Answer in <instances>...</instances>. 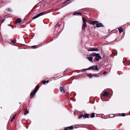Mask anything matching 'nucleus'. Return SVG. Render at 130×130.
Masks as SVG:
<instances>
[{
  "instance_id": "9",
  "label": "nucleus",
  "mask_w": 130,
  "mask_h": 130,
  "mask_svg": "<svg viewBox=\"0 0 130 130\" xmlns=\"http://www.w3.org/2000/svg\"><path fill=\"white\" fill-rule=\"evenodd\" d=\"M87 59L89 60L91 62H93V58L91 57H88L87 58Z\"/></svg>"
},
{
  "instance_id": "34",
  "label": "nucleus",
  "mask_w": 130,
  "mask_h": 130,
  "mask_svg": "<svg viewBox=\"0 0 130 130\" xmlns=\"http://www.w3.org/2000/svg\"><path fill=\"white\" fill-rule=\"evenodd\" d=\"M11 27H12V28H13L14 27L13 26H11Z\"/></svg>"
},
{
  "instance_id": "24",
  "label": "nucleus",
  "mask_w": 130,
  "mask_h": 130,
  "mask_svg": "<svg viewBox=\"0 0 130 130\" xmlns=\"http://www.w3.org/2000/svg\"><path fill=\"white\" fill-rule=\"evenodd\" d=\"M93 51H99V49L97 48H93Z\"/></svg>"
},
{
  "instance_id": "5",
  "label": "nucleus",
  "mask_w": 130,
  "mask_h": 130,
  "mask_svg": "<svg viewBox=\"0 0 130 130\" xmlns=\"http://www.w3.org/2000/svg\"><path fill=\"white\" fill-rule=\"evenodd\" d=\"M96 26L97 27H103V24L100 23H96Z\"/></svg>"
},
{
  "instance_id": "35",
  "label": "nucleus",
  "mask_w": 130,
  "mask_h": 130,
  "mask_svg": "<svg viewBox=\"0 0 130 130\" xmlns=\"http://www.w3.org/2000/svg\"><path fill=\"white\" fill-rule=\"evenodd\" d=\"M91 75H90V76H89V77H90L91 76Z\"/></svg>"
},
{
  "instance_id": "33",
  "label": "nucleus",
  "mask_w": 130,
  "mask_h": 130,
  "mask_svg": "<svg viewBox=\"0 0 130 130\" xmlns=\"http://www.w3.org/2000/svg\"><path fill=\"white\" fill-rule=\"evenodd\" d=\"M32 47H35L34 48H35V47H36V45H34V46H32Z\"/></svg>"
},
{
  "instance_id": "17",
  "label": "nucleus",
  "mask_w": 130,
  "mask_h": 130,
  "mask_svg": "<svg viewBox=\"0 0 130 130\" xmlns=\"http://www.w3.org/2000/svg\"><path fill=\"white\" fill-rule=\"evenodd\" d=\"M92 77H99V76L98 75L96 74H93L92 75H91V76L90 77V78H91Z\"/></svg>"
},
{
  "instance_id": "30",
  "label": "nucleus",
  "mask_w": 130,
  "mask_h": 130,
  "mask_svg": "<svg viewBox=\"0 0 130 130\" xmlns=\"http://www.w3.org/2000/svg\"><path fill=\"white\" fill-rule=\"evenodd\" d=\"M125 113H122V116H125Z\"/></svg>"
},
{
  "instance_id": "25",
  "label": "nucleus",
  "mask_w": 130,
  "mask_h": 130,
  "mask_svg": "<svg viewBox=\"0 0 130 130\" xmlns=\"http://www.w3.org/2000/svg\"><path fill=\"white\" fill-rule=\"evenodd\" d=\"M88 51H93V49L92 48L91 49H89L88 50Z\"/></svg>"
},
{
  "instance_id": "26",
  "label": "nucleus",
  "mask_w": 130,
  "mask_h": 130,
  "mask_svg": "<svg viewBox=\"0 0 130 130\" xmlns=\"http://www.w3.org/2000/svg\"><path fill=\"white\" fill-rule=\"evenodd\" d=\"M60 26V25L58 23H57V24H56V28H57V27H58V26Z\"/></svg>"
},
{
  "instance_id": "14",
  "label": "nucleus",
  "mask_w": 130,
  "mask_h": 130,
  "mask_svg": "<svg viewBox=\"0 0 130 130\" xmlns=\"http://www.w3.org/2000/svg\"><path fill=\"white\" fill-rule=\"evenodd\" d=\"M118 30L120 33H121L123 31V29L122 27H120L119 28Z\"/></svg>"
},
{
  "instance_id": "32",
  "label": "nucleus",
  "mask_w": 130,
  "mask_h": 130,
  "mask_svg": "<svg viewBox=\"0 0 130 130\" xmlns=\"http://www.w3.org/2000/svg\"><path fill=\"white\" fill-rule=\"evenodd\" d=\"M113 115H109V116L110 117H112V116Z\"/></svg>"
},
{
  "instance_id": "19",
  "label": "nucleus",
  "mask_w": 130,
  "mask_h": 130,
  "mask_svg": "<svg viewBox=\"0 0 130 130\" xmlns=\"http://www.w3.org/2000/svg\"><path fill=\"white\" fill-rule=\"evenodd\" d=\"M95 116V113H92L91 115V118H94Z\"/></svg>"
},
{
  "instance_id": "21",
  "label": "nucleus",
  "mask_w": 130,
  "mask_h": 130,
  "mask_svg": "<svg viewBox=\"0 0 130 130\" xmlns=\"http://www.w3.org/2000/svg\"><path fill=\"white\" fill-rule=\"evenodd\" d=\"M16 41V40L14 39L13 40H12L11 41V42L13 43H15Z\"/></svg>"
},
{
  "instance_id": "22",
  "label": "nucleus",
  "mask_w": 130,
  "mask_h": 130,
  "mask_svg": "<svg viewBox=\"0 0 130 130\" xmlns=\"http://www.w3.org/2000/svg\"><path fill=\"white\" fill-rule=\"evenodd\" d=\"M82 117H83V115H80L78 117V119H80Z\"/></svg>"
},
{
  "instance_id": "13",
  "label": "nucleus",
  "mask_w": 130,
  "mask_h": 130,
  "mask_svg": "<svg viewBox=\"0 0 130 130\" xmlns=\"http://www.w3.org/2000/svg\"><path fill=\"white\" fill-rule=\"evenodd\" d=\"M89 116V114H85L84 115H83V118H88Z\"/></svg>"
},
{
  "instance_id": "4",
  "label": "nucleus",
  "mask_w": 130,
  "mask_h": 130,
  "mask_svg": "<svg viewBox=\"0 0 130 130\" xmlns=\"http://www.w3.org/2000/svg\"><path fill=\"white\" fill-rule=\"evenodd\" d=\"M44 14L43 12H42L41 13H39L35 17H34L32 18L33 19H35L38 18V17L43 15Z\"/></svg>"
},
{
  "instance_id": "18",
  "label": "nucleus",
  "mask_w": 130,
  "mask_h": 130,
  "mask_svg": "<svg viewBox=\"0 0 130 130\" xmlns=\"http://www.w3.org/2000/svg\"><path fill=\"white\" fill-rule=\"evenodd\" d=\"M29 111L26 109V110L25 111L24 115H26L28 113Z\"/></svg>"
},
{
  "instance_id": "7",
  "label": "nucleus",
  "mask_w": 130,
  "mask_h": 130,
  "mask_svg": "<svg viewBox=\"0 0 130 130\" xmlns=\"http://www.w3.org/2000/svg\"><path fill=\"white\" fill-rule=\"evenodd\" d=\"M36 92L33 91L32 92H31L30 95V97L31 98H33L34 96L36 94Z\"/></svg>"
},
{
  "instance_id": "31",
  "label": "nucleus",
  "mask_w": 130,
  "mask_h": 130,
  "mask_svg": "<svg viewBox=\"0 0 130 130\" xmlns=\"http://www.w3.org/2000/svg\"><path fill=\"white\" fill-rule=\"evenodd\" d=\"M64 130H68V128H64Z\"/></svg>"
},
{
  "instance_id": "36",
  "label": "nucleus",
  "mask_w": 130,
  "mask_h": 130,
  "mask_svg": "<svg viewBox=\"0 0 130 130\" xmlns=\"http://www.w3.org/2000/svg\"><path fill=\"white\" fill-rule=\"evenodd\" d=\"M8 25L9 26H10V25Z\"/></svg>"
},
{
  "instance_id": "1",
  "label": "nucleus",
  "mask_w": 130,
  "mask_h": 130,
  "mask_svg": "<svg viewBox=\"0 0 130 130\" xmlns=\"http://www.w3.org/2000/svg\"><path fill=\"white\" fill-rule=\"evenodd\" d=\"M92 56L95 57V59L96 61H99L102 58V57L99 54H97L95 53H93L91 54Z\"/></svg>"
},
{
  "instance_id": "27",
  "label": "nucleus",
  "mask_w": 130,
  "mask_h": 130,
  "mask_svg": "<svg viewBox=\"0 0 130 130\" xmlns=\"http://www.w3.org/2000/svg\"><path fill=\"white\" fill-rule=\"evenodd\" d=\"M88 70H89V69H88V68L87 69H83L82 70L85 71Z\"/></svg>"
},
{
  "instance_id": "29",
  "label": "nucleus",
  "mask_w": 130,
  "mask_h": 130,
  "mask_svg": "<svg viewBox=\"0 0 130 130\" xmlns=\"http://www.w3.org/2000/svg\"><path fill=\"white\" fill-rule=\"evenodd\" d=\"M8 10L10 12H11V9L9 8L8 9Z\"/></svg>"
},
{
  "instance_id": "3",
  "label": "nucleus",
  "mask_w": 130,
  "mask_h": 130,
  "mask_svg": "<svg viewBox=\"0 0 130 130\" xmlns=\"http://www.w3.org/2000/svg\"><path fill=\"white\" fill-rule=\"evenodd\" d=\"M98 68L97 65H93L90 66L88 68V69L89 70H95L96 71L98 70Z\"/></svg>"
},
{
  "instance_id": "6",
  "label": "nucleus",
  "mask_w": 130,
  "mask_h": 130,
  "mask_svg": "<svg viewBox=\"0 0 130 130\" xmlns=\"http://www.w3.org/2000/svg\"><path fill=\"white\" fill-rule=\"evenodd\" d=\"M98 22L97 21H93L92 20L90 21V24L93 25H94L95 24L98 23Z\"/></svg>"
},
{
  "instance_id": "20",
  "label": "nucleus",
  "mask_w": 130,
  "mask_h": 130,
  "mask_svg": "<svg viewBox=\"0 0 130 130\" xmlns=\"http://www.w3.org/2000/svg\"><path fill=\"white\" fill-rule=\"evenodd\" d=\"M15 115L13 116L12 118L10 120L11 122H12L13 121V120L15 119Z\"/></svg>"
},
{
  "instance_id": "12",
  "label": "nucleus",
  "mask_w": 130,
  "mask_h": 130,
  "mask_svg": "<svg viewBox=\"0 0 130 130\" xmlns=\"http://www.w3.org/2000/svg\"><path fill=\"white\" fill-rule=\"evenodd\" d=\"M39 88V86L38 85H37L35 88L34 91L37 92Z\"/></svg>"
},
{
  "instance_id": "11",
  "label": "nucleus",
  "mask_w": 130,
  "mask_h": 130,
  "mask_svg": "<svg viewBox=\"0 0 130 130\" xmlns=\"http://www.w3.org/2000/svg\"><path fill=\"white\" fill-rule=\"evenodd\" d=\"M81 15L82 13L80 12H75L73 14V15Z\"/></svg>"
},
{
  "instance_id": "16",
  "label": "nucleus",
  "mask_w": 130,
  "mask_h": 130,
  "mask_svg": "<svg viewBox=\"0 0 130 130\" xmlns=\"http://www.w3.org/2000/svg\"><path fill=\"white\" fill-rule=\"evenodd\" d=\"M42 83L43 84H44L46 83H48L49 82V81L48 80H47V81L42 80Z\"/></svg>"
},
{
  "instance_id": "10",
  "label": "nucleus",
  "mask_w": 130,
  "mask_h": 130,
  "mask_svg": "<svg viewBox=\"0 0 130 130\" xmlns=\"http://www.w3.org/2000/svg\"><path fill=\"white\" fill-rule=\"evenodd\" d=\"M60 91H61V92H62V93H64L65 91H64L63 88V87H60Z\"/></svg>"
},
{
  "instance_id": "23",
  "label": "nucleus",
  "mask_w": 130,
  "mask_h": 130,
  "mask_svg": "<svg viewBox=\"0 0 130 130\" xmlns=\"http://www.w3.org/2000/svg\"><path fill=\"white\" fill-rule=\"evenodd\" d=\"M68 128H69V129H73V127L72 126H69L67 127Z\"/></svg>"
},
{
  "instance_id": "8",
  "label": "nucleus",
  "mask_w": 130,
  "mask_h": 130,
  "mask_svg": "<svg viewBox=\"0 0 130 130\" xmlns=\"http://www.w3.org/2000/svg\"><path fill=\"white\" fill-rule=\"evenodd\" d=\"M22 20L21 19L19 18L17 19L16 21L15 22V23H20L21 21Z\"/></svg>"
},
{
  "instance_id": "37",
  "label": "nucleus",
  "mask_w": 130,
  "mask_h": 130,
  "mask_svg": "<svg viewBox=\"0 0 130 130\" xmlns=\"http://www.w3.org/2000/svg\"><path fill=\"white\" fill-rule=\"evenodd\" d=\"M43 1H44V0H42Z\"/></svg>"
},
{
  "instance_id": "15",
  "label": "nucleus",
  "mask_w": 130,
  "mask_h": 130,
  "mask_svg": "<svg viewBox=\"0 0 130 130\" xmlns=\"http://www.w3.org/2000/svg\"><path fill=\"white\" fill-rule=\"evenodd\" d=\"M109 93L107 91H105L103 94V96L108 95Z\"/></svg>"
},
{
  "instance_id": "2",
  "label": "nucleus",
  "mask_w": 130,
  "mask_h": 130,
  "mask_svg": "<svg viewBox=\"0 0 130 130\" xmlns=\"http://www.w3.org/2000/svg\"><path fill=\"white\" fill-rule=\"evenodd\" d=\"M82 20L83 22V24L82 25V29L83 30H84L87 27L86 21L85 19L84 18H82Z\"/></svg>"
},
{
  "instance_id": "28",
  "label": "nucleus",
  "mask_w": 130,
  "mask_h": 130,
  "mask_svg": "<svg viewBox=\"0 0 130 130\" xmlns=\"http://www.w3.org/2000/svg\"><path fill=\"white\" fill-rule=\"evenodd\" d=\"M106 71H104V72L103 73V74L104 75H106Z\"/></svg>"
}]
</instances>
